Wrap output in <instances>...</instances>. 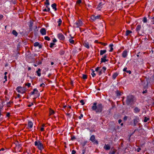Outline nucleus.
Masks as SVG:
<instances>
[{"label": "nucleus", "mask_w": 154, "mask_h": 154, "mask_svg": "<svg viewBox=\"0 0 154 154\" xmlns=\"http://www.w3.org/2000/svg\"><path fill=\"white\" fill-rule=\"evenodd\" d=\"M110 147L109 145L105 144L104 148L106 150H109L110 149Z\"/></svg>", "instance_id": "nucleus-18"}, {"label": "nucleus", "mask_w": 154, "mask_h": 154, "mask_svg": "<svg viewBox=\"0 0 154 154\" xmlns=\"http://www.w3.org/2000/svg\"><path fill=\"white\" fill-rule=\"evenodd\" d=\"M93 77H94L96 75L95 73H94V71L92 72V73L91 74Z\"/></svg>", "instance_id": "nucleus-43"}, {"label": "nucleus", "mask_w": 154, "mask_h": 154, "mask_svg": "<svg viewBox=\"0 0 154 154\" xmlns=\"http://www.w3.org/2000/svg\"><path fill=\"white\" fill-rule=\"evenodd\" d=\"M16 90L18 92L21 94H23L25 92V91L21 87H17L16 88Z\"/></svg>", "instance_id": "nucleus-7"}, {"label": "nucleus", "mask_w": 154, "mask_h": 154, "mask_svg": "<svg viewBox=\"0 0 154 154\" xmlns=\"http://www.w3.org/2000/svg\"><path fill=\"white\" fill-rule=\"evenodd\" d=\"M43 11H45V12L47 11V9L46 8H45L43 10Z\"/></svg>", "instance_id": "nucleus-63"}, {"label": "nucleus", "mask_w": 154, "mask_h": 154, "mask_svg": "<svg viewBox=\"0 0 154 154\" xmlns=\"http://www.w3.org/2000/svg\"><path fill=\"white\" fill-rule=\"evenodd\" d=\"M122 122V120L121 119H119L118 120V122L119 124H120Z\"/></svg>", "instance_id": "nucleus-59"}, {"label": "nucleus", "mask_w": 154, "mask_h": 154, "mask_svg": "<svg viewBox=\"0 0 154 154\" xmlns=\"http://www.w3.org/2000/svg\"><path fill=\"white\" fill-rule=\"evenodd\" d=\"M133 124L132 125L135 126L139 121V118L137 116H135L133 120Z\"/></svg>", "instance_id": "nucleus-4"}, {"label": "nucleus", "mask_w": 154, "mask_h": 154, "mask_svg": "<svg viewBox=\"0 0 154 154\" xmlns=\"http://www.w3.org/2000/svg\"><path fill=\"white\" fill-rule=\"evenodd\" d=\"M107 57V55L106 54H105V55H104L103 57L102 58H103V59H106V58Z\"/></svg>", "instance_id": "nucleus-51"}, {"label": "nucleus", "mask_w": 154, "mask_h": 154, "mask_svg": "<svg viewBox=\"0 0 154 154\" xmlns=\"http://www.w3.org/2000/svg\"><path fill=\"white\" fill-rule=\"evenodd\" d=\"M134 110L135 113H137L140 111V109L138 107H136L134 108Z\"/></svg>", "instance_id": "nucleus-17"}, {"label": "nucleus", "mask_w": 154, "mask_h": 154, "mask_svg": "<svg viewBox=\"0 0 154 154\" xmlns=\"http://www.w3.org/2000/svg\"><path fill=\"white\" fill-rule=\"evenodd\" d=\"M97 103H93V105L92 107V110L95 111L97 113L101 112L102 111L103 108L102 104L101 103H99L97 106Z\"/></svg>", "instance_id": "nucleus-1"}, {"label": "nucleus", "mask_w": 154, "mask_h": 154, "mask_svg": "<svg viewBox=\"0 0 154 154\" xmlns=\"http://www.w3.org/2000/svg\"><path fill=\"white\" fill-rule=\"evenodd\" d=\"M3 17V16L2 14H0V20L2 19Z\"/></svg>", "instance_id": "nucleus-53"}, {"label": "nucleus", "mask_w": 154, "mask_h": 154, "mask_svg": "<svg viewBox=\"0 0 154 154\" xmlns=\"http://www.w3.org/2000/svg\"><path fill=\"white\" fill-rule=\"evenodd\" d=\"M116 93L117 95H119V96L121 95V93L118 91H117Z\"/></svg>", "instance_id": "nucleus-46"}, {"label": "nucleus", "mask_w": 154, "mask_h": 154, "mask_svg": "<svg viewBox=\"0 0 154 154\" xmlns=\"http://www.w3.org/2000/svg\"><path fill=\"white\" fill-rule=\"evenodd\" d=\"M128 55V51L126 50H124L122 54V57L123 58H126L127 57Z\"/></svg>", "instance_id": "nucleus-11"}, {"label": "nucleus", "mask_w": 154, "mask_h": 154, "mask_svg": "<svg viewBox=\"0 0 154 154\" xmlns=\"http://www.w3.org/2000/svg\"><path fill=\"white\" fill-rule=\"evenodd\" d=\"M82 77L84 79H86L87 78V75H86L83 74Z\"/></svg>", "instance_id": "nucleus-36"}, {"label": "nucleus", "mask_w": 154, "mask_h": 154, "mask_svg": "<svg viewBox=\"0 0 154 154\" xmlns=\"http://www.w3.org/2000/svg\"><path fill=\"white\" fill-rule=\"evenodd\" d=\"M108 61V60L103 59V58H101V63H105L106 62H107Z\"/></svg>", "instance_id": "nucleus-24"}, {"label": "nucleus", "mask_w": 154, "mask_h": 154, "mask_svg": "<svg viewBox=\"0 0 154 154\" xmlns=\"http://www.w3.org/2000/svg\"><path fill=\"white\" fill-rule=\"evenodd\" d=\"M115 152L113 151L110 153V154H115Z\"/></svg>", "instance_id": "nucleus-61"}, {"label": "nucleus", "mask_w": 154, "mask_h": 154, "mask_svg": "<svg viewBox=\"0 0 154 154\" xmlns=\"http://www.w3.org/2000/svg\"><path fill=\"white\" fill-rule=\"evenodd\" d=\"M55 45V44L53 43H51L50 44V47L51 48H52L53 46Z\"/></svg>", "instance_id": "nucleus-38"}, {"label": "nucleus", "mask_w": 154, "mask_h": 154, "mask_svg": "<svg viewBox=\"0 0 154 154\" xmlns=\"http://www.w3.org/2000/svg\"><path fill=\"white\" fill-rule=\"evenodd\" d=\"M41 71V69L40 68H39L38 69V70H37V71L36 72L37 73L38 76H40L41 75V73L40 72Z\"/></svg>", "instance_id": "nucleus-20"}, {"label": "nucleus", "mask_w": 154, "mask_h": 154, "mask_svg": "<svg viewBox=\"0 0 154 154\" xmlns=\"http://www.w3.org/2000/svg\"><path fill=\"white\" fill-rule=\"evenodd\" d=\"M45 5H49L50 3L49 0H46V2L45 3Z\"/></svg>", "instance_id": "nucleus-31"}, {"label": "nucleus", "mask_w": 154, "mask_h": 154, "mask_svg": "<svg viewBox=\"0 0 154 154\" xmlns=\"http://www.w3.org/2000/svg\"><path fill=\"white\" fill-rule=\"evenodd\" d=\"M83 117V115L82 114H81L80 115V116H79V119H81Z\"/></svg>", "instance_id": "nucleus-48"}, {"label": "nucleus", "mask_w": 154, "mask_h": 154, "mask_svg": "<svg viewBox=\"0 0 154 154\" xmlns=\"http://www.w3.org/2000/svg\"><path fill=\"white\" fill-rule=\"evenodd\" d=\"M100 15H97V16H95L94 15H93L91 16V19L95 21V20L99 19L100 18Z\"/></svg>", "instance_id": "nucleus-10"}, {"label": "nucleus", "mask_w": 154, "mask_h": 154, "mask_svg": "<svg viewBox=\"0 0 154 154\" xmlns=\"http://www.w3.org/2000/svg\"><path fill=\"white\" fill-rule=\"evenodd\" d=\"M58 38L60 40L62 41L64 40L65 39V37L61 33H60L57 34V35Z\"/></svg>", "instance_id": "nucleus-9"}, {"label": "nucleus", "mask_w": 154, "mask_h": 154, "mask_svg": "<svg viewBox=\"0 0 154 154\" xmlns=\"http://www.w3.org/2000/svg\"><path fill=\"white\" fill-rule=\"evenodd\" d=\"M147 91L146 90H145V91H143L142 93L143 94H144L145 93H147Z\"/></svg>", "instance_id": "nucleus-52"}, {"label": "nucleus", "mask_w": 154, "mask_h": 154, "mask_svg": "<svg viewBox=\"0 0 154 154\" xmlns=\"http://www.w3.org/2000/svg\"><path fill=\"white\" fill-rule=\"evenodd\" d=\"M80 103H81V104L82 105H83L85 104V103L84 102V100H82L80 101Z\"/></svg>", "instance_id": "nucleus-39"}, {"label": "nucleus", "mask_w": 154, "mask_h": 154, "mask_svg": "<svg viewBox=\"0 0 154 154\" xmlns=\"http://www.w3.org/2000/svg\"><path fill=\"white\" fill-rule=\"evenodd\" d=\"M34 47L38 46L39 48H42V45H40L38 42H35L34 44Z\"/></svg>", "instance_id": "nucleus-14"}, {"label": "nucleus", "mask_w": 154, "mask_h": 154, "mask_svg": "<svg viewBox=\"0 0 154 154\" xmlns=\"http://www.w3.org/2000/svg\"><path fill=\"white\" fill-rule=\"evenodd\" d=\"M45 39L48 41H49L50 38L48 36H46L45 37Z\"/></svg>", "instance_id": "nucleus-37"}, {"label": "nucleus", "mask_w": 154, "mask_h": 154, "mask_svg": "<svg viewBox=\"0 0 154 154\" xmlns=\"http://www.w3.org/2000/svg\"><path fill=\"white\" fill-rule=\"evenodd\" d=\"M126 72L129 73V74H131V71L130 70H127Z\"/></svg>", "instance_id": "nucleus-57"}, {"label": "nucleus", "mask_w": 154, "mask_h": 154, "mask_svg": "<svg viewBox=\"0 0 154 154\" xmlns=\"http://www.w3.org/2000/svg\"><path fill=\"white\" fill-rule=\"evenodd\" d=\"M141 28V26L140 25H138L136 28V30L138 32V33H139V32L140 31Z\"/></svg>", "instance_id": "nucleus-16"}, {"label": "nucleus", "mask_w": 154, "mask_h": 154, "mask_svg": "<svg viewBox=\"0 0 154 154\" xmlns=\"http://www.w3.org/2000/svg\"><path fill=\"white\" fill-rule=\"evenodd\" d=\"M82 24V22L81 20H79L74 23V26L76 27H78L81 26Z\"/></svg>", "instance_id": "nucleus-6"}, {"label": "nucleus", "mask_w": 154, "mask_h": 154, "mask_svg": "<svg viewBox=\"0 0 154 154\" xmlns=\"http://www.w3.org/2000/svg\"><path fill=\"white\" fill-rule=\"evenodd\" d=\"M134 96L131 95H129L127 97L126 103L127 105L131 104L134 102Z\"/></svg>", "instance_id": "nucleus-2"}, {"label": "nucleus", "mask_w": 154, "mask_h": 154, "mask_svg": "<svg viewBox=\"0 0 154 154\" xmlns=\"http://www.w3.org/2000/svg\"><path fill=\"white\" fill-rule=\"evenodd\" d=\"M141 148H138L137 149V152H139L140 151V150H141Z\"/></svg>", "instance_id": "nucleus-56"}, {"label": "nucleus", "mask_w": 154, "mask_h": 154, "mask_svg": "<svg viewBox=\"0 0 154 154\" xmlns=\"http://www.w3.org/2000/svg\"><path fill=\"white\" fill-rule=\"evenodd\" d=\"M76 153V152L75 150H73L72 151V154H75Z\"/></svg>", "instance_id": "nucleus-47"}, {"label": "nucleus", "mask_w": 154, "mask_h": 154, "mask_svg": "<svg viewBox=\"0 0 154 154\" xmlns=\"http://www.w3.org/2000/svg\"><path fill=\"white\" fill-rule=\"evenodd\" d=\"M103 3L102 2H100L99 3L96 8L98 10H100L102 8V6L104 4L105 0H103Z\"/></svg>", "instance_id": "nucleus-8"}, {"label": "nucleus", "mask_w": 154, "mask_h": 154, "mask_svg": "<svg viewBox=\"0 0 154 154\" xmlns=\"http://www.w3.org/2000/svg\"><path fill=\"white\" fill-rule=\"evenodd\" d=\"M65 51L64 50H61L59 52L60 54L62 55H63L65 53Z\"/></svg>", "instance_id": "nucleus-26"}, {"label": "nucleus", "mask_w": 154, "mask_h": 154, "mask_svg": "<svg viewBox=\"0 0 154 154\" xmlns=\"http://www.w3.org/2000/svg\"><path fill=\"white\" fill-rule=\"evenodd\" d=\"M118 74L117 72L114 73L112 76V78L113 79H116V77L118 76Z\"/></svg>", "instance_id": "nucleus-22"}, {"label": "nucleus", "mask_w": 154, "mask_h": 154, "mask_svg": "<svg viewBox=\"0 0 154 154\" xmlns=\"http://www.w3.org/2000/svg\"><path fill=\"white\" fill-rule=\"evenodd\" d=\"M85 152V150H83L82 151V154H84Z\"/></svg>", "instance_id": "nucleus-64"}, {"label": "nucleus", "mask_w": 154, "mask_h": 154, "mask_svg": "<svg viewBox=\"0 0 154 154\" xmlns=\"http://www.w3.org/2000/svg\"><path fill=\"white\" fill-rule=\"evenodd\" d=\"M4 79H5V81H7V76L6 75H5L4 77Z\"/></svg>", "instance_id": "nucleus-60"}, {"label": "nucleus", "mask_w": 154, "mask_h": 154, "mask_svg": "<svg viewBox=\"0 0 154 154\" xmlns=\"http://www.w3.org/2000/svg\"><path fill=\"white\" fill-rule=\"evenodd\" d=\"M49 113L50 115H53L54 113V112L53 110L50 109V110Z\"/></svg>", "instance_id": "nucleus-30"}, {"label": "nucleus", "mask_w": 154, "mask_h": 154, "mask_svg": "<svg viewBox=\"0 0 154 154\" xmlns=\"http://www.w3.org/2000/svg\"><path fill=\"white\" fill-rule=\"evenodd\" d=\"M102 69L103 70L104 72L106 70V68L105 67L103 66L102 68Z\"/></svg>", "instance_id": "nucleus-45"}, {"label": "nucleus", "mask_w": 154, "mask_h": 154, "mask_svg": "<svg viewBox=\"0 0 154 154\" xmlns=\"http://www.w3.org/2000/svg\"><path fill=\"white\" fill-rule=\"evenodd\" d=\"M127 119L128 117L126 116H125L123 118V119L124 120H126Z\"/></svg>", "instance_id": "nucleus-49"}, {"label": "nucleus", "mask_w": 154, "mask_h": 154, "mask_svg": "<svg viewBox=\"0 0 154 154\" xmlns=\"http://www.w3.org/2000/svg\"><path fill=\"white\" fill-rule=\"evenodd\" d=\"M143 22L144 23H146L147 21V19L146 18V17H145L143 18Z\"/></svg>", "instance_id": "nucleus-42"}, {"label": "nucleus", "mask_w": 154, "mask_h": 154, "mask_svg": "<svg viewBox=\"0 0 154 154\" xmlns=\"http://www.w3.org/2000/svg\"><path fill=\"white\" fill-rule=\"evenodd\" d=\"M25 85L26 86H27L28 88H29L30 87L31 83H26L25 84Z\"/></svg>", "instance_id": "nucleus-33"}, {"label": "nucleus", "mask_w": 154, "mask_h": 154, "mask_svg": "<svg viewBox=\"0 0 154 154\" xmlns=\"http://www.w3.org/2000/svg\"><path fill=\"white\" fill-rule=\"evenodd\" d=\"M100 44H101L103 45H104V46H106L107 45L106 43H105L100 42Z\"/></svg>", "instance_id": "nucleus-44"}, {"label": "nucleus", "mask_w": 154, "mask_h": 154, "mask_svg": "<svg viewBox=\"0 0 154 154\" xmlns=\"http://www.w3.org/2000/svg\"><path fill=\"white\" fill-rule=\"evenodd\" d=\"M35 145L37 146L40 150H42L43 149V144L39 141H35Z\"/></svg>", "instance_id": "nucleus-3"}, {"label": "nucleus", "mask_w": 154, "mask_h": 154, "mask_svg": "<svg viewBox=\"0 0 154 154\" xmlns=\"http://www.w3.org/2000/svg\"><path fill=\"white\" fill-rule=\"evenodd\" d=\"M127 67H125V68L123 69V71H124V72H127Z\"/></svg>", "instance_id": "nucleus-50"}, {"label": "nucleus", "mask_w": 154, "mask_h": 154, "mask_svg": "<svg viewBox=\"0 0 154 154\" xmlns=\"http://www.w3.org/2000/svg\"><path fill=\"white\" fill-rule=\"evenodd\" d=\"M102 74V70L100 71L98 73V74L99 75H100L101 74Z\"/></svg>", "instance_id": "nucleus-54"}, {"label": "nucleus", "mask_w": 154, "mask_h": 154, "mask_svg": "<svg viewBox=\"0 0 154 154\" xmlns=\"http://www.w3.org/2000/svg\"><path fill=\"white\" fill-rule=\"evenodd\" d=\"M30 24L29 25V27L30 28H32L33 26V22L31 21H30Z\"/></svg>", "instance_id": "nucleus-35"}, {"label": "nucleus", "mask_w": 154, "mask_h": 154, "mask_svg": "<svg viewBox=\"0 0 154 154\" xmlns=\"http://www.w3.org/2000/svg\"><path fill=\"white\" fill-rule=\"evenodd\" d=\"M69 42L72 44H74L75 41L72 38H70L69 39Z\"/></svg>", "instance_id": "nucleus-27"}, {"label": "nucleus", "mask_w": 154, "mask_h": 154, "mask_svg": "<svg viewBox=\"0 0 154 154\" xmlns=\"http://www.w3.org/2000/svg\"><path fill=\"white\" fill-rule=\"evenodd\" d=\"M132 33V31L129 30H127L126 31L125 35L126 36Z\"/></svg>", "instance_id": "nucleus-25"}, {"label": "nucleus", "mask_w": 154, "mask_h": 154, "mask_svg": "<svg viewBox=\"0 0 154 154\" xmlns=\"http://www.w3.org/2000/svg\"><path fill=\"white\" fill-rule=\"evenodd\" d=\"M84 46L88 49H89L90 48L89 44L88 42H85L83 43Z\"/></svg>", "instance_id": "nucleus-15"}, {"label": "nucleus", "mask_w": 154, "mask_h": 154, "mask_svg": "<svg viewBox=\"0 0 154 154\" xmlns=\"http://www.w3.org/2000/svg\"><path fill=\"white\" fill-rule=\"evenodd\" d=\"M33 124L32 122L31 121H29L28 124V127L27 128L28 129L31 128L33 126Z\"/></svg>", "instance_id": "nucleus-13"}, {"label": "nucleus", "mask_w": 154, "mask_h": 154, "mask_svg": "<svg viewBox=\"0 0 154 154\" xmlns=\"http://www.w3.org/2000/svg\"><path fill=\"white\" fill-rule=\"evenodd\" d=\"M100 67H97L96 68V69H95V71H97L99 69Z\"/></svg>", "instance_id": "nucleus-55"}, {"label": "nucleus", "mask_w": 154, "mask_h": 154, "mask_svg": "<svg viewBox=\"0 0 154 154\" xmlns=\"http://www.w3.org/2000/svg\"><path fill=\"white\" fill-rule=\"evenodd\" d=\"M12 33L16 37L18 35V33L14 30L12 31Z\"/></svg>", "instance_id": "nucleus-23"}, {"label": "nucleus", "mask_w": 154, "mask_h": 154, "mask_svg": "<svg viewBox=\"0 0 154 154\" xmlns=\"http://www.w3.org/2000/svg\"><path fill=\"white\" fill-rule=\"evenodd\" d=\"M106 50H101L100 51V55H102L103 54L106 53Z\"/></svg>", "instance_id": "nucleus-21"}, {"label": "nucleus", "mask_w": 154, "mask_h": 154, "mask_svg": "<svg viewBox=\"0 0 154 154\" xmlns=\"http://www.w3.org/2000/svg\"><path fill=\"white\" fill-rule=\"evenodd\" d=\"M40 32L42 35H44L46 34V30L45 28H42L40 30Z\"/></svg>", "instance_id": "nucleus-12"}, {"label": "nucleus", "mask_w": 154, "mask_h": 154, "mask_svg": "<svg viewBox=\"0 0 154 154\" xmlns=\"http://www.w3.org/2000/svg\"><path fill=\"white\" fill-rule=\"evenodd\" d=\"M90 140L94 144H97L98 143V141L97 140H95V137L94 135H92L91 136Z\"/></svg>", "instance_id": "nucleus-5"}, {"label": "nucleus", "mask_w": 154, "mask_h": 154, "mask_svg": "<svg viewBox=\"0 0 154 154\" xmlns=\"http://www.w3.org/2000/svg\"><path fill=\"white\" fill-rule=\"evenodd\" d=\"M109 47L110 48V49L109 50V51L112 52V51L113 50V48H112L113 46V45L112 44H110L109 45Z\"/></svg>", "instance_id": "nucleus-28"}, {"label": "nucleus", "mask_w": 154, "mask_h": 154, "mask_svg": "<svg viewBox=\"0 0 154 154\" xmlns=\"http://www.w3.org/2000/svg\"><path fill=\"white\" fill-rule=\"evenodd\" d=\"M56 6L57 5L55 3L51 5V7L53 9H54L55 11L57 10Z\"/></svg>", "instance_id": "nucleus-19"}, {"label": "nucleus", "mask_w": 154, "mask_h": 154, "mask_svg": "<svg viewBox=\"0 0 154 154\" xmlns=\"http://www.w3.org/2000/svg\"><path fill=\"white\" fill-rule=\"evenodd\" d=\"M149 120V118H147L146 117H145L143 120V122H147Z\"/></svg>", "instance_id": "nucleus-32"}, {"label": "nucleus", "mask_w": 154, "mask_h": 154, "mask_svg": "<svg viewBox=\"0 0 154 154\" xmlns=\"http://www.w3.org/2000/svg\"><path fill=\"white\" fill-rule=\"evenodd\" d=\"M40 130L41 131H44V128L43 127H42L41 128Z\"/></svg>", "instance_id": "nucleus-62"}, {"label": "nucleus", "mask_w": 154, "mask_h": 154, "mask_svg": "<svg viewBox=\"0 0 154 154\" xmlns=\"http://www.w3.org/2000/svg\"><path fill=\"white\" fill-rule=\"evenodd\" d=\"M62 22V21L61 19H59L58 20V21L57 22L58 23V26H60L61 25Z\"/></svg>", "instance_id": "nucleus-29"}, {"label": "nucleus", "mask_w": 154, "mask_h": 154, "mask_svg": "<svg viewBox=\"0 0 154 154\" xmlns=\"http://www.w3.org/2000/svg\"><path fill=\"white\" fill-rule=\"evenodd\" d=\"M82 3V1L81 0H78L77 1L76 3L78 4H79Z\"/></svg>", "instance_id": "nucleus-41"}, {"label": "nucleus", "mask_w": 154, "mask_h": 154, "mask_svg": "<svg viewBox=\"0 0 154 154\" xmlns=\"http://www.w3.org/2000/svg\"><path fill=\"white\" fill-rule=\"evenodd\" d=\"M57 40L56 39H55V38L53 40V42H57Z\"/></svg>", "instance_id": "nucleus-58"}, {"label": "nucleus", "mask_w": 154, "mask_h": 154, "mask_svg": "<svg viewBox=\"0 0 154 154\" xmlns=\"http://www.w3.org/2000/svg\"><path fill=\"white\" fill-rule=\"evenodd\" d=\"M13 102L11 101H10L8 103H7V106L8 107H10L11 106V104H12Z\"/></svg>", "instance_id": "nucleus-34"}, {"label": "nucleus", "mask_w": 154, "mask_h": 154, "mask_svg": "<svg viewBox=\"0 0 154 154\" xmlns=\"http://www.w3.org/2000/svg\"><path fill=\"white\" fill-rule=\"evenodd\" d=\"M33 90L35 93V94H37L38 92V90L36 89H34Z\"/></svg>", "instance_id": "nucleus-40"}]
</instances>
